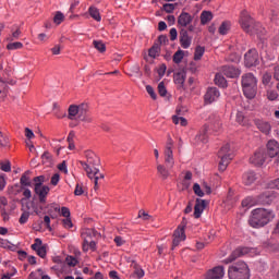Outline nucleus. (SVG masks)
Segmentation results:
<instances>
[{
  "label": "nucleus",
  "mask_w": 279,
  "mask_h": 279,
  "mask_svg": "<svg viewBox=\"0 0 279 279\" xmlns=\"http://www.w3.org/2000/svg\"><path fill=\"white\" fill-rule=\"evenodd\" d=\"M34 182V193L38 197L37 207H34V211L36 215H40V213H45V204H47V196L49 195L51 187L45 185L47 182V177L38 175L33 179Z\"/></svg>",
  "instance_id": "obj_1"
},
{
  "label": "nucleus",
  "mask_w": 279,
  "mask_h": 279,
  "mask_svg": "<svg viewBox=\"0 0 279 279\" xmlns=\"http://www.w3.org/2000/svg\"><path fill=\"white\" fill-rule=\"evenodd\" d=\"M75 117L82 121V123H93L94 119L90 114V105L88 102H81L80 105H70L68 108L69 121H75Z\"/></svg>",
  "instance_id": "obj_2"
},
{
  "label": "nucleus",
  "mask_w": 279,
  "mask_h": 279,
  "mask_svg": "<svg viewBox=\"0 0 279 279\" xmlns=\"http://www.w3.org/2000/svg\"><path fill=\"white\" fill-rule=\"evenodd\" d=\"M274 217V211L265 208H257L252 211L248 223L252 228H264V226H267Z\"/></svg>",
  "instance_id": "obj_3"
},
{
  "label": "nucleus",
  "mask_w": 279,
  "mask_h": 279,
  "mask_svg": "<svg viewBox=\"0 0 279 279\" xmlns=\"http://www.w3.org/2000/svg\"><path fill=\"white\" fill-rule=\"evenodd\" d=\"M241 84L244 97H246V99H254L256 93H258V81L256 76L252 73L243 74Z\"/></svg>",
  "instance_id": "obj_4"
},
{
  "label": "nucleus",
  "mask_w": 279,
  "mask_h": 279,
  "mask_svg": "<svg viewBox=\"0 0 279 279\" xmlns=\"http://www.w3.org/2000/svg\"><path fill=\"white\" fill-rule=\"evenodd\" d=\"M250 266L243 260H239L228 269L229 279H250Z\"/></svg>",
  "instance_id": "obj_5"
},
{
  "label": "nucleus",
  "mask_w": 279,
  "mask_h": 279,
  "mask_svg": "<svg viewBox=\"0 0 279 279\" xmlns=\"http://www.w3.org/2000/svg\"><path fill=\"white\" fill-rule=\"evenodd\" d=\"M84 156L86 161H80V165L83 167L84 171H86L87 178H93V170L101 165V160L93 150H85Z\"/></svg>",
  "instance_id": "obj_6"
},
{
  "label": "nucleus",
  "mask_w": 279,
  "mask_h": 279,
  "mask_svg": "<svg viewBox=\"0 0 279 279\" xmlns=\"http://www.w3.org/2000/svg\"><path fill=\"white\" fill-rule=\"evenodd\" d=\"M218 158H220L218 169L219 171H226L228 166L230 165V160H232V154H230V144H226L218 151Z\"/></svg>",
  "instance_id": "obj_7"
},
{
  "label": "nucleus",
  "mask_w": 279,
  "mask_h": 279,
  "mask_svg": "<svg viewBox=\"0 0 279 279\" xmlns=\"http://www.w3.org/2000/svg\"><path fill=\"white\" fill-rule=\"evenodd\" d=\"M244 64L247 69H252V66H258L260 64V60L258 58V50L256 48L250 49L244 54Z\"/></svg>",
  "instance_id": "obj_8"
},
{
  "label": "nucleus",
  "mask_w": 279,
  "mask_h": 279,
  "mask_svg": "<svg viewBox=\"0 0 279 279\" xmlns=\"http://www.w3.org/2000/svg\"><path fill=\"white\" fill-rule=\"evenodd\" d=\"M256 20L253 19L252 15H250V13L247 11H242L240 14V25L243 29V32H245V34H247V32H250V29H252V25H254Z\"/></svg>",
  "instance_id": "obj_9"
},
{
  "label": "nucleus",
  "mask_w": 279,
  "mask_h": 279,
  "mask_svg": "<svg viewBox=\"0 0 279 279\" xmlns=\"http://www.w3.org/2000/svg\"><path fill=\"white\" fill-rule=\"evenodd\" d=\"M266 159H267V153L265 151V148H259L250 158V162L255 167H263V165H265Z\"/></svg>",
  "instance_id": "obj_10"
},
{
  "label": "nucleus",
  "mask_w": 279,
  "mask_h": 279,
  "mask_svg": "<svg viewBox=\"0 0 279 279\" xmlns=\"http://www.w3.org/2000/svg\"><path fill=\"white\" fill-rule=\"evenodd\" d=\"M274 199H276V194L271 191H266L256 197V204L258 206H269Z\"/></svg>",
  "instance_id": "obj_11"
},
{
  "label": "nucleus",
  "mask_w": 279,
  "mask_h": 279,
  "mask_svg": "<svg viewBox=\"0 0 279 279\" xmlns=\"http://www.w3.org/2000/svg\"><path fill=\"white\" fill-rule=\"evenodd\" d=\"M247 252H250L247 247L235 248L227 259L222 260V263H225V265H230V263H234L235 258H241V256H245Z\"/></svg>",
  "instance_id": "obj_12"
},
{
  "label": "nucleus",
  "mask_w": 279,
  "mask_h": 279,
  "mask_svg": "<svg viewBox=\"0 0 279 279\" xmlns=\"http://www.w3.org/2000/svg\"><path fill=\"white\" fill-rule=\"evenodd\" d=\"M220 95L217 87H209L204 96L205 104H214L219 99Z\"/></svg>",
  "instance_id": "obj_13"
},
{
  "label": "nucleus",
  "mask_w": 279,
  "mask_h": 279,
  "mask_svg": "<svg viewBox=\"0 0 279 279\" xmlns=\"http://www.w3.org/2000/svg\"><path fill=\"white\" fill-rule=\"evenodd\" d=\"M246 34H250V36H257L258 38H260V36H265V34H267V31L265 29V27H263V24L255 21L252 24L250 32H246Z\"/></svg>",
  "instance_id": "obj_14"
},
{
  "label": "nucleus",
  "mask_w": 279,
  "mask_h": 279,
  "mask_svg": "<svg viewBox=\"0 0 279 279\" xmlns=\"http://www.w3.org/2000/svg\"><path fill=\"white\" fill-rule=\"evenodd\" d=\"M223 276H226V272L223 271V266L214 267L205 274L206 279H221L223 278Z\"/></svg>",
  "instance_id": "obj_15"
},
{
  "label": "nucleus",
  "mask_w": 279,
  "mask_h": 279,
  "mask_svg": "<svg viewBox=\"0 0 279 279\" xmlns=\"http://www.w3.org/2000/svg\"><path fill=\"white\" fill-rule=\"evenodd\" d=\"M180 45L183 49H189V47H191V43H193V37L189 36V31H186L185 28H182L180 31Z\"/></svg>",
  "instance_id": "obj_16"
},
{
  "label": "nucleus",
  "mask_w": 279,
  "mask_h": 279,
  "mask_svg": "<svg viewBox=\"0 0 279 279\" xmlns=\"http://www.w3.org/2000/svg\"><path fill=\"white\" fill-rule=\"evenodd\" d=\"M206 206H208V201L196 198V204L194 206V218L199 219L202 217V213L206 209Z\"/></svg>",
  "instance_id": "obj_17"
},
{
  "label": "nucleus",
  "mask_w": 279,
  "mask_h": 279,
  "mask_svg": "<svg viewBox=\"0 0 279 279\" xmlns=\"http://www.w3.org/2000/svg\"><path fill=\"white\" fill-rule=\"evenodd\" d=\"M222 73L226 75V77H230L231 80H234L241 75V71L234 65H223Z\"/></svg>",
  "instance_id": "obj_18"
},
{
  "label": "nucleus",
  "mask_w": 279,
  "mask_h": 279,
  "mask_svg": "<svg viewBox=\"0 0 279 279\" xmlns=\"http://www.w3.org/2000/svg\"><path fill=\"white\" fill-rule=\"evenodd\" d=\"M97 234L95 229H85L82 233L83 236V252H88V241H92L93 236Z\"/></svg>",
  "instance_id": "obj_19"
},
{
  "label": "nucleus",
  "mask_w": 279,
  "mask_h": 279,
  "mask_svg": "<svg viewBox=\"0 0 279 279\" xmlns=\"http://www.w3.org/2000/svg\"><path fill=\"white\" fill-rule=\"evenodd\" d=\"M174 84L178 86V90H186L184 82H186V72H177L173 76Z\"/></svg>",
  "instance_id": "obj_20"
},
{
  "label": "nucleus",
  "mask_w": 279,
  "mask_h": 279,
  "mask_svg": "<svg viewBox=\"0 0 279 279\" xmlns=\"http://www.w3.org/2000/svg\"><path fill=\"white\" fill-rule=\"evenodd\" d=\"M255 125L262 132V134H265L266 136H269L271 133V124L267 121L263 120H255Z\"/></svg>",
  "instance_id": "obj_21"
},
{
  "label": "nucleus",
  "mask_w": 279,
  "mask_h": 279,
  "mask_svg": "<svg viewBox=\"0 0 279 279\" xmlns=\"http://www.w3.org/2000/svg\"><path fill=\"white\" fill-rule=\"evenodd\" d=\"M267 151L270 158H276L279 154V144L275 140H270L267 143Z\"/></svg>",
  "instance_id": "obj_22"
},
{
  "label": "nucleus",
  "mask_w": 279,
  "mask_h": 279,
  "mask_svg": "<svg viewBox=\"0 0 279 279\" xmlns=\"http://www.w3.org/2000/svg\"><path fill=\"white\" fill-rule=\"evenodd\" d=\"M258 180V177L256 175V172L254 171H247L242 177V182L245 184V186H252Z\"/></svg>",
  "instance_id": "obj_23"
},
{
  "label": "nucleus",
  "mask_w": 279,
  "mask_h": 279,
  "mask_svg": "<svg viewBox=\"0 0 279 279\" xmlns=\"http://www.w3.org/2000/svg\"><path fill=\"white\" fill-rule=\"evenodd\" d=\"M193 23V16L186 12H182L178 17V25L181 27H186Z\"/></svg>",
  "instance_id": "obj_24"
},
{
  "label": "nucleus",
  "mask_w": 279,
  "mask_h": 279,
  "mask_svg": "<svg viewBox=\"0 0 279 279\" xmlns=\"http://www.w3.org/2000/svg\"><path fill=\"white\" fill-rule=\"evenodd\" d=\"M169 169L167 166L162 165V163H158L157 165V173L159 175V178H161V180H167L169 179V175H171V172H169Z\"/></svg>",
  "instance_id": "obj_25"
},
{
  "label": "nucleus",
  "mask_w": 279,
  "mask_h": 279,
  "mask_svg": "<svg viewBox=\"0 0 279 279\" xmlns=\"http://www.w3.org/2000/svg\"><path fill=\"white\" fill-rule=\"evenodd\" d=\"M93 178H94V189L95 191H97V189H99V180H104L106 175H104V173H100L98 168H94L92 178L89 179L93 180Z\"/></svg>",
  "instance_id": "obj_26"
},
{
  "label": "nucleus",
  "mask_w": 279,
  "mask_h": 279,
  "mask_svg": "<svg viewBox=\"0 0 279 279\" xmlns=\"http://www.w3.org/2000/svg\"><path fill=\"white\" fill-rule=\"evenodd\" d=\"M32 175V171L27 170L25 171L21 179H20V184L22 186V189H25V186H32V178L29 177Z\"/></svg>",
  "instance_id": "obj_27"
},
{
  "label": "nucleus",
  "mask_w": 279,
  "mask_h": 279,
  "mask_svg": "<svg viewBox=\"0 0 279 279\" xmlns=\"http://www.w3.org/2000/svg\"><path fill=\"white\" fill-rule=\"evenodd\" d=\"M9 92L10 87L8 86V82H5L3 77H0V99H5Z\"/></svg>",
  "instance_id": "obj_28"
},
{
  "label": "nucleus",
  "mask_w": 279,
  "mask_h": 279,
  "mask_svg": "<svg viewBox=\"0 0 279 279\" xmlns=\"http://www.w3.org/2000/svg\"><path fill=\"white\" fill-rule=\"evenodd\" d=\"M160 51H161L160 44L155 43V44L153 45V47L149 48V50H148V56H149L150 58L156 59V58H158V56H160Z\"/></svg>",
  "instance_id": "obj_29"
},
{
  "label": "nucleus",
  "mask_w": 279,
  "mask_h": 279,
  "mask_svg": "<svg viewBox=\"0 0 279 279\" xmlns=\"http://www.w3.org/2000/svg\"><path fill=\"white\" fill-rule=\"evenodd\" d=\"M165 156V165L168 169H173L175 165V159H173V153H163Z\"/></svg>",
  "instance_id": "obj_30"
},
{
  "label": "nucleus",
  "mask_w": 279,
  "mask_h": 279,
  "mask_svg": "<svg viewBox=\"0 0 279 279\" xmlns=\"http://www.w3.org/2000/svg\"><path fill=\"white\" fill-rule=\"evenodd\" d=\"M210 21H213V12L203 11L201 13V25H207V23H210Z\"/></svg>",
  "instance_id": "obj_31"
},
{
  "label": "nucleus",
  "mask_w": 279,
  "mask_h": 279,
  "mask_svg": "<svg viewBox=\"0 0 279 279\" xmlns=\"http://www.w3.org/2000/svg\"><path fill=\"white\" fill-rule=\"evenodd\" d=\"M214 82L217 86H220V88H228V81L219 73L216 74Z\"/></svg>",
  "instance_id": "obj_32"
},
{
  "label": "nucleus",
  "mask_w": 279,
  "mask_h": 279,
  "mask_svg": "<svg viewBox=\"0 0 279 279\" xmlns=\"http://www.w3.org/2000/svg\"><path fill=\"white\" fill-rule=\"evenodd\" d=\"M208 125H204L201 134L196 136V141H199L201 143H208Z\"/></svg>",
  "instance_id": "obj_33"
},
{
  "label": "nucleus",
  "mask_w": 279,
  "mask_h": 279,
  "mask_svg": "<svg viewBox=\"0 0 279 279\" xmlns=\"http://www.w3.org/2000/svg\"><path fill=\"white\" fill-rule=\"evenodd\" d=\"M88 12L94 21H97V23L101 21V14L99 13V9L95 7H89Z\"/></svg>",
  "instance_id": "obj_34"
},
{
  "label": "nucleus",
  "mask_w": 279,
  "mask_h": 279,
  "mask_svg": "<svg viewBox=\"0 0 279 279\" xmlns=\"http://www.w3.org/2000/svg\"><path fill=\"white\" fill-rule=\"evenodd\" d=\"M172 122L174 123V125H178V123H180L182 128H186V125H189V121L184 117L173 116Z\"/></svg>",
  "instance_id": "obj_35"
},
{
  "label": "nucleus",
  "mask_w": 279,
  "mask_h": 279,
  "mask_svg": "<svg viewBox=\"0 0 279 279\" xmlns=\"http://www.w3.org/2000/svg\"><path fill=\"white\" fill-rule=\"evenodd\" d=\"M206 52V48L202 47V46H197L195 48V52H194V60H202V58L204 57V53Z\"/></svg>",
  "instance_id": "obj_36"
},
{
  "label": "nucleus",
  "mask_w": 279,
  "mask_h": 279,
  "mask_svg": "<svg viewBox=\"0 0 279 279\" xmlns=\"http://www.w3.org/2000/svg\"><path fill=\"white\" fill-rule=\"evenodd\" d=\"M173 236L180 239L181 241H186V233L182 227H178L173 233Z\"/></svg>",
  "instance_id": "obj_37"
},
{
  "label": "nucleus",
  "mask_w": 279,
  "mask_h": 279,
  "mask_svg": "<svg viewBox=\"0 0 279 279\" xmlns=\"http://www.w3.org/2000/svg\"><path fill=\"white\" fill-rule=\"evenodd\" d=\"M8 51H16V49H23V43L14 41L7 45Z\"/></svg>",
  "instance_id": "obj_38"
},
{
  "label": "nucleus",
  "mask_w": 279,
  "mask_h": 279,
  "mask_svg": "<svg viewBox=\"0 0 279 279\" xmlns=\"http://www.w3.org/2000/svg\"><path fill=\"white\" fill-rule=\"evenodd\" d=\"M63 21H64V13H62L61 11H57L53 16V24L61 25Z\"/></svg>",
  "instance_id": "obj_39"
},
{
  "label": "nucleus",
  "mask_w": 279,
  "mask_h": 279,
  "mask_svg": "<svg viewBox=\"0 0 279 279\" xmlns=\"http://www.w3.org/2000/svg\"><path fill=\"white\" fill-rule=\"evenodd\" d=\"M218 32L221 36H226L230 32V22H222Z\"/></svg>",
  "instance_id": "obj_40"
},
{
  "label": "nucleus",
  "mask_w": 279,
  "mask_h": 279,
  "mask_svg": "<svg viewBox=\"0 0 279 279\" xmlns=\"http://www.w3.org/2000/svg\"><path fill=\"white\" fill-rule=\"evenodd\" d=\"M174 64H180L182 60H184V51L183 50H178L172 58Z\"/></svg>",
  "instance_id": "obj_41"
},
{
  "label": "nucleus",
  "mask_w": 279,
  "mask_h": 279,
  "mask_svg": "<svg viewBox=\"0 0 279 279\" xmlns=\"http://www.w3.org/2000/svg\"><path fill=\"white\" fill-rule=\"evenodd\" d=\"M93 45H94L95 49H97V51H99L100 53H105V51H106V44H104V41H101V40H94Z\"/></svg>",
  "instance_id": "obj_42"
},
{
  "label": "nucleus",
  "mask_w": 279,
  "mask_h": 279,
  "mask_svg": "<svg viewBox=\"0 0 279 279\" xmlns=\"http://www.w3.org/2000/svg\"><path fill=\"white\" fill-rule=\"evenodd\" d=\"M227 62H233L234 64H239V62H241V56L236 52H233L227 57Z\"/></svg>",
  "instance_id": "obj_43"
},
{
  "label": "nucleus",
  "mask_w": 279,
  "mask_h": 279,
  "mask_svg": "<svg viewBox=\"0 0 279 279\" xmlns=\"http://www.w3.org/2000/svg\"><path fill=\"white\" fill-rule=\"evenodd\" d=\"M163 153H173V138H171V135H168Z\"/></svg>",
  "instance_id": "obj_44"
},
{
  "label": "nucleus",
  "mask_w": 279,
  "mask_h": 279,
  "mask_svg": "<svg viewBox=\"0 0 279 279\" xmlns=\"http://www.w3.org/2000/svg\"><path fill=\"white\" fill-rule=\"evenodd\" d=\"M0 169L5 173H10V171H12V163L10 161H5V162L1 161Z\"/></svg>",
  "instance_id": "obj_45"
},
{
  "label": "nucleus",
  "mask_w": 279,
  "mask_h": 279,
  "mask_svg": "<svg viewBox=\"0 0 279 279\" xmlns=\"http://www.w3.org/2000/svg\"><path fill=\"white\" fill-rule=\"evenodd\" d=\"M19 38H21V28L14 31L11 36L7 37V40L12 43V40H19Z\"/></svg>",
  "instance_id": "obj_46"
},
{
  "label": "nucleus",
  "mask_w": 279,
  "mask_h": 279,
  "mask_svg": "<svg viewBox=\"0 0 279 279\" xmlns=\"http://www.w3.org/2000/svg\"><path fill=\"white\" fill-rule=\"evenodd\" d=\"M266 95L269 101H276L278 99V92L276 89H268Z\"/></svg>",
  "instance_id": "obj_47"
},
{
  "label": "nucleus",
  "mask_w": 279,
  "mask_h": 279,
  "mask_svg": "<svg viewBox=\"0 0 279 279\" xmlns=\"http://www.w3.org/2000/svg\"><path fill=\"white\" fill-rule=\"evenodd\" d=\"M159 45V47L161 45H169V37H167V35H159L157 38V41H155Z\"/></svg>",
  "instance_id": "obj_48"
},
{
  "label": "nucleus",
  "mask_w": 279,
  "mask_h": 279,
  "mask_svg": "<svg viewBox=\"0 0 279 279\" xmlns=\"http://www.w3.org/2000/svg\"><path fill=\"white\" fill-rule=\"evenodd\" d=\"M262 82L264 84V86H269V84H271V73H264L263 77H262Z\"/></svg>",
  "instance_id": "obj_49"
},
{
  "label": "nucleus",
  "mask_w": 279,
  "mask_h": 279,
  "mask_svg": "<svg viewBox=\"0 0 279 279\" xmlns=\"http://www.w3.org/2000/svg\"><path fill=\"white\" fill-rule=\"evenodd\" d=\"M193 191L198 197H204V191H202V186L199 185V183H194Z\"/></svg>",
  "instance_id": "obj_50"
},
{
  "label": "nucleus",
  "mask_w": 279,
  "mask_h": 279,
  "mask_svg": "<svg viewBox=\"0 0 279 279\" xmlns=\"http://www.w3.org/2000/svg\"><path fill=\"white\" fill-rule=\"evenodd\" d=\"M158 93L160 97H167V87L165 86V82H160L158 84Z\"/></svg>",
  "instance_id": "obj_51"
},
{
  "label": "nucleus",
  "mask_w": 279,
  "mask_h": 279,
  "mask_svg": "<svg viewBox=\"0 0 279 279\" xmlns=\"http://www.w3.org/2000/svg\"><path fill=\"white\" fill-rule=\"evenodd\" d=\"M235 121H236V123H239L240 125H245V116L243 114V112H241V111H238V112H236Z\"/></svg>",
  "instance_id": "obj_52"
},
{
  "label": "nucleus",
  "mask_w": 279,
  "mask_h": 279,
  "mask_svg": "<svg viewBox=\"0 0 279 279\" xmlns=\"http://www.w3.org/2000/svg\"><path fill=\"white\" fill-rule=\"evenodd\" d=\"M65 263H66V265H69V267H75V265H77V258L69 255L65 258Z\"/></svg>",
  "instance_id": "obj_53"
},
{
  "label": "nucleus",
  "mask_w": 279,
  "mask_h": 279,
  "mask_svg": "<svg viewBox=\"0 0 279 279\" xmlns=\"http://www.w3.org/2000/svg\"><path fill=\"white\" fill-rule=\"evenodd\" d=\"M28 220H29V211H24L21 215L19 222L23 226L24 223H27Z\"/></svg>",
  "instance_id": "obj_54"
},
{
  "label": "nucleus",
  "mask_w": 279,
  "mask_h": 279,
  "mask_svg": "<svg viewBox=\"0 0 279 279\" xmlns=\"http://www.w3.org/2000/svg\"><path fill=\"white\" fill-rule=\"evenodd\" d=\"M162 10L167 12V14H171L173 10H175V4L173 3H166L162 7Z\"/></svg>",
  "instance_id": "obj_55"
},
{
  "label": "nucleus",
  "mask_w": 279,
  "mask_h": 279,
  "mask_svg": "<svg viewBox=\"0 0 279 279\" xmlns=\"http://www.w3.org/2000/svg\"><path fill=\"white\" fill-rule=\"evenodd\" d=\"M37 255H39L40 258L47 257V246L43 245L36 251Z\"/></svg>",
  "instance_id": "obj_56"
},
{
  "label": "nucleus",
  "mask_w": 279,
  "mask_h": 279,
  "mask_svg": "<svg viewBox=\"0 0 279 279\" xmlns=\"http://www.w3.org/2000/svg\"><path fill=\"white\" fill-rule=\"evenodd\" d=\"M41 246H43V240H40V238H37V239H35V243L32 244L31 247L34 252H38V248Z\"/></svg>",
  "instance_id": "obj_57"
},
{
  "label": "nucleus",
  "mask_w": 279,
  "mask_h": 279,
  "mask_svg": "<svg viewBox=\"0 0 279 279\" xmlns=\"http://www.w3.org/2000/svg\"><path fill=\"white\" fill-rule=\"evenodd\" d=\"M134 269H135L134 274H135L136 278L141 279V278H143V276H145V270L138 268L137 264L134 265Z\"/></svg>",
  "instance_id": "obj_58"
},
{
  "label": "nucleus",
  "mask_w": 279,
  "mask_h": 279,
  "mask_svg": "<svg viewBox=\"0 0 279 279\" xmlns=\"http://www.w3.org/2000/svg\"><path fill=\"white\" fill-rule=\"evenodd\" d=\"M146 92L151 97V99L154 100L158 99V96L156 95V92L154 90V87H151V85L146 86Z\"/></svg>",
  "instance_id": "obj_59"
},
{
  "label": "nucleus",
  "mask_w": 279,
  "mask_h": 279,
  "mask_svg": "<svg viewBox=\"0 0 279 279\" xmlns=\"http://www.w3.org/2000/svg\"><path fill=\"white\" fill-rule=\"evenodd\" d=\"M157 73L159 75L160 78L165 77V73H167V64L162 63L158 70Z\"/></svg>",
  "instance_id": "obj_60"
},
{
  "label": "nucleus",
  "mask_w": 279,
  "mask_h": 279,
  "mask_svg": "<svg viewBox=\"0 0 279 279\" xmlns=\"http://www.w3.org/2000/svg\"><path fill=\"white\" fill-rule=\"evenodd\" d=\"M60 182V174L59 173H54L52 177H51V180H50V184L52 186H58Z\"/></svg>",
  "instance_id": "obj_61"
},
{
  "label": "nucleus",
  "mask_w": 279,
  "mask_h": 279,
  "mask_svg": "<svg viewBox=\"0 0 279 279\" xmlns=\"http://www.w3.org/2000/svg\"><path fill=\"white\" fill-rule=\"evenodd\" d=\"M63 227L68 230L73 228V221L71 220V217L62 219Z\"/></svg>",
  "instance_id": "obj_62"
},
{
  "label": "nucleus",
  "mask_w": 279,
  "mask_h": 279,
  "mask_svg": "<svg viewBox=\"0 0 279 279\" xmlns=\"http://www.w3.org/2000/svg\"><path fill=\"white\" fill-rule=\"evenodd\" d=\"M61 216L69 218L71 217V209H69V207H61Z\"/></svg>",
  "instance_id": "obj_63"
},
{
  "label": "nucleus",
  "mask_w": 279,
  "mask_h": 279,
  "mask_svg": "<svg viewBox=\"0 0 279 279\" xmlns=\"http://www.w3.org/2000/svg\"><path fill=\"white\" fill-rule=\"evenodd\" d=\"M13 276H16V268H12V272L2 275L1 279H11Z\"/></svg>",
  "instance_id": "obj_64"
}]
</instances>
